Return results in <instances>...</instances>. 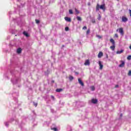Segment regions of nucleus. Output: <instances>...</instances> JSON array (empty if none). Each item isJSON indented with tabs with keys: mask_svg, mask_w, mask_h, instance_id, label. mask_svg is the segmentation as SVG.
<instances>
[{
	"mask_svg": "<svg viewBox=\"0 0 131 131\" xmlns=\"http://www.w3.org/2000/svg\"><path fill=\"white\" fill-rule=\"evenodd\" d=\"M105 4H103L100 6V5H99V4H97L96 7V11H99L100 9L101 10H102L103 11H105V10H106V7H105Z\"/></svg>",
	"mask_w": 131,
	"mask_h": 131,
	"instance_id": "obj_1",
	"label": "nucleus"
},
{
	"mask_svg": "<svg viewBox=\"0 0 131 131\" xmlns=\"http://www.w3.org/2000/svg\"><path fill=\"white\" fill-rule=\"evenodd\" d=\"M110 41L111 43H112L113 46H111L110 48L112 51H114V50H115V41H114V39H113V38H111L110 39Z\"/></svg>",
	"mask_w": 131,
	"mask_h": 131,
	"instance_id": "obj_2",
	"label": "nucleus"
},
{
	"mask_svg": "<svg viewBox=\"0 0 131 131\" xmlns=\"http://www.w3.org/2000/svg\"><path fill=\"white\" fill-rule=\"evenodd\" d=\"M118 30H119V33H120L121 35H123V34H124V33L123 32V29L122 28H120L119 29H118L117 30V31H118Z\"/></svg>",
	"mask_w": 131,
	"mask_h": 131,
	"instance_id": "obj_3",
	"label": "nucleus"
},
{
	"mask_svg": "<svg viewBox=\"0 0 131 131\" xmlns=\"http://www.w3.org/2000/svg\"><path fill=\"white\" fill-rule=\"evenodd\" d=\"M121 64L119 65V67L122 68L124 66L125 62H124V61H123V60H121Z\"/></svg>",
	"mask_w": 131,
	"mask_h": 131,
	"instance_id": "obj_4",
	"label": "nucleus"
},
{
	"mask_svg": "<svg viewBox=\"0 0 131 131\" xmlns=\"http://www.w3.org/2000/svg\"><path fill=\"white\" fill-rule=\"evenodd\" d=\"M78 80L79 83L80 84H81V85H82V86H83V85H84V84L83 83V82H82V81H81V79H80V78H78Z\"/></svg>",
	"mask_w": 131,
	"mask_h": 131,
	"instance_id": "obj_5",
	"label": "nucleus"
},
{
	"mask_svg": "<svg viewBox=\"0 0 131 131\" xmlns=\"http://www.w3.org/2000/svg\"><path fill=\"white\" fill-rule=\"evenodd\" d=\"M91 102L93 103V104H97V103H98V99H92Z\"/></svg>",
	"mask_w": 131,
	"mask_h": 131,
	"instance_id": "obj_6",
	"label": "nucleus"
},
{
	"mask_svg": "<svg viewBox=\"0 0 131 131\" xmlns=\"http://www.w3.org/2000/svg\"><path fill=\"white\" fill-rule=\"evenodd\" d=\"M84 64L85 66H90V60L89 59L86 60Z\"/></svg>",
	"mask_w": 131,
	"mask_h": 131,
	"instance_id": "obj_7",
	"label": "nucleus"
},
{
	"mask_svg": "<svg viewBox=\"0 0 131 131\" xmlns=\"http://www.w3.org/2000/svg\"><path fill=\"white\" fill-rule=\"evenodd\" d=\"M128 19H127V18H126V17H124V16H122V21H123V22H126V21H128Z\"/></svg>",
	"mask_w": 131,
	"mask_h": 131,
	"instance_id": "obj_8",
	"label": "nucleus"
},
{
	"mask_svg": "<svg viewBox=\"0 0 131 131\" xmlns=\"http://www.w3.org/2000/svg\"><path fill=\"white\" fill-rule=\"evenodd\" d=\"M99 69L100 70H102V69H103V64H102V62L100 61H99Z\"/></svg>",
	"mask_w": 131,
	"mask_h": 131,
	"instance_id": "obj_9",
	"label": "nucleus"
},
{
	"mask_svg": "<svg viewBox=\"0 0 131 131\" xmlns=\"http://www.w3.org/2000/svg\"><path fill=\"white\" fill-rule=\"evenodd\" d=\"M64 20H66V21H67L68 22H71V18L68 17H65Z\"/></svg>",
	"mask_w": 131,
	"mask_h": 131,
	"instance_id": "obj_10",
	"label": "nucleus"
},
{
	"mask_svg": "<svg viewBox=\"0 0 131 131\" xmlns=\"http://www.w3.org/2000/svg\"><path fill=\"white\" fill-rule=\"evenodd\" d=\"M103 57V52H100L98 55V58H101Z\"/></svg>",
	"mask_w": 131,
	"mask_h": 131,
	"instance_id": "obj_11",
	"label": "nucleus"
},
{
	"mask_svg": "<svg viewBox=\"0 0 131 131\" xmlns=\"http://www.w3.org/2000/svg\"><path fill=\"white\" fill-rule=\"evenodd\" d=\"M17 54H21V53H22V49H21L20 48L17 49Z\"/></svg>",
	"mask_w": 131,
	"mask_h": 131,
	"instance_id": "obj_12",
	"label": "nucleus"
},
{
	"mask_svg": "<svg viewBox=\"0 0 131 131\" xmlns=\"http://www.w3.org/2000/svg\"><path fill=\"white\" fill-rule=\"evenodd\" d=\"M23 35H25V36L27 37H29V34H28V33L25 31L23 32Z\"/></svg>",
	"mask_w": 131,
	"mask_h": 131,
	"instance_id": "obj_13",
	"label": "nucleus"
},
{
	"mask_svg": "<svg viewBox=\"0 0 131 131\" xmlns=\"http://www.w3.org/2000/svg\"><path fill=\"white\" fill-rule=\"evenodd\" d=\"M69 80H70V81H72V80H73V79H74V77H73V76L70 75V76H69Z\"/></svg>",
	"mask_w": 131,
	"mask_h": 131,
	"instance_id": "obj_14",
	"label": "nucleus"
},
{
	"mask_svg": "<svg viewBox=\"0 0 131 131\" xmlns=\"http://www.w3.org/2000/svg\"><path fill=\"white\" fill-rule=\"evenodd\" d=\"M122 53H123V50H121V51H117L116 52V54H121Z\"/></svg>",
	"mask_w": 131,
	"mask_h": 131,
	"instance_id": "obj_15",
	"label": "nucleus"
},
{
	"mask_svg": "<svg viewBox=\"0 0 131 131\" xmlns=\"http://www.w3.org/2000/svg\"><path fill=\"white\" fill-rule=\"evenodd\" d=\"M62 91H63V89H57L56 90V92H57V93H60V92H62Z\"/></svg>",
	"mask_w": 131,
	"mask_h": 131,
	"instance_id": "obj_16",
	"label": "nucleus"
},
{
	"mask_svg": "<svg viewBox=\"0 0 131 131\" xmlns=\"http://www.w3.org/2000/svg\"><path fill=\"white\" fill-rule=\"evenodd\" d=\"M76 19L77 20H78V21H81V17H80V16H77L76 17Z\"/></svg>",
	"mask_w": 131,
	"mask_h": 131,
	"instance_id": "obj_17",
	"label": "nucleus"
},
{
	"mask_svg": "<svg viewBox=\"0 0 131 131\" xmlns=\"http://www.w3.org/2000/svg\"><path fill=\"white\" fill-rule=\"evenodd\" d=\"M75 11L77 15H78V14H79V11H78L76 8L75 9Z\"/></svg>",
	"mask_w": 131,
	"mask_h": 131,
	"instance_id": "obj_18",
	"label": "nucleus"
},
{
	"mask_svg": "<svg viewBox=\"0 0 131 131\" xmlns=\"http://www.w3.org/2000/svg\"><path fill=\"white\" fill-rule=\"evenodd\" d=\"M52 130H54V131H58V129H57V128L56 127H54V128H51Z\"/></svg>",
	"mask_w": 131,
	"mask_h": 131,
	"instance_id": "obj_19",
	"label": "nucleus"
},
{
	"mask_svg": "<svg viewBox=\"0 0 131 131\" xmlns=\"http://www.w3.org/2000/svg\"><path fill=\"white\" fill-rule=\"evenodd\" d=\"M96 37H97L99 39H101V38H102V36H100V35H96Z\"/></svg>",
	"mask_w": 131,
	"mask_h": 131,
	"instance_id": "obj_20",
	"label": "nucleus"
},
{
	"mask_svg": "<svg viewBox=\"0 0 131 131\" xmlns=\"http://www.w3.org/2000/svg\"><path fill=\"white\" fill-rule=\"evenodd\" d=\"M69 14H73V11L72 10H71V9H70V10H69Z\"/></svg>",
	"mask_w": 131,
	"mask_h": 131,
	"instance_id": "obj_21",
	"label": "nucleus"
},
{
	"mask_svg": "<svg viewBox=\"0 0 131 131\" xmlns=\"http://www.w3.org/2000/svg\"><path fill=\"white\" fill-rule=\"evenodd\" d=\"M101 18H102V16H101L100 14H99L98 17L97 18L98 20H101Z\"/></svg>",
	"mask_w": 131,
	"mask_h": 131,
	"instance_id": "obj_22",
	"label": "nucleus"
},
{
	"mask_svg": "<svg viewBox=\"0 0 131 131\" xmlns=\"http://www.w3.org/2000/svg\"><path fill=\"white\" fill-rule=\"evenodd\" d=\"M35 22H36V24H39L40 21L38 19H35Z\"/></svg>",
	"mask_w": 131,
	"mask_h": 131,
	"instance_id": "obj_23",
	"label": "nucleus"
},
{
	"mask_svg": "<svg viewBox=\"0 0 131 131\" xmlns=\"http://www.w3.org/2000/svg\"><path fill=\"white\" fill-rule=\"evenodd\" d=\"M90 32H91V30H90V29H89L87 30V31H86V34H89Z\"/></svg>",
	"mask_w": 131,
	"mask_h": 131,
	"instance_id": "obj_24",
	"label": "nucleus"
},
{
	"mask_svg": "<svg viewBox=\"0 0 131 131\" xmlns=\"http://www.w3.org/2000/svg\"><path fill=\"white\" fill-rule=\"evenodd\" d=\"M128 76H131V70H129L128 73Z\"/></svg>",
	"mask_w": 131,
	"mask_h": 131,
	"instance_id": "obj_25",
	"label": "nucleus"
},
{
	"mask_svg": "<svg viewBox=\"0 0 131 131\" xmlns=\"http://www.w3.org/2000/svg\"><path fill=\"white\" fill-rule=\"evenodd\" d=\"M127 60H130L131 59V55H129L127 57Z\"/></svg>",
	"mask_w": 131,
	"mask_h": 131,
	"instance_id": "obj_26",
	"label": "nucleus"
},
{
	"mask_svg": "<svg viewBox=\"0 0 131 131\" xmlns=\"http://www.w3.org/2000/svg\"><path fill=\"white\" fill-rule=\"evenodd\" d=\"M83 30H85V29H88V27H86V26H84L82 28Z\"/></svg>",
	"mask_w": 131,
	"mask_h": 131,
	"instance_id": "obj_27",
	"label": "nucleus"
},
{
	"mask_svg": "<svg viewBox=\"0 0 131 131\" xmlns=\"http://www.w3.org/2000/svg\"><path fill=\"white\" fill-rule=\"evenodd\" d=\"M91 91H95V86H91Z\"/></svg>",
	"mask_w": 131,
	"mask_h": 131,
	"instance_id": "obj_28",
	"label": "nucleus"
},
{
	"mask_svg": "<svg viewBox=\"0 0 131 131\" xmlns=\"http://www.w3.org/2000/svg\"><path fill=\"white\" fill-rule=\"evenodd\" d=\"M65 30H66V31H68V30H69V27H66L65 28Z\"/></svg>",
	"mask_w": 131,
	"mask_h": 131,
	"instance_id": "obj_29",
	"label": "nucleus"
},
{
	"mask_svg": "<svg viewBox=\"0 0 131 131\" xmlns=\"http://www.w3.org/2000/svg\"><path fill=\"white\" fill-rule=\"evenodd\" d=\"M115 37H116L117 38H118V34H115Z\"/></svg>",
	"mask_w": 131,
	"mask_h": 131,
	"instance_id": "obj_30",
	"label": "nucleus"
},
{
	"mask_svg": "<svg viewBox=\"0 0 131 131\" xmlns=\"http://www.w3.org/2000/svg\"><path fill=\"white\" fill-rule=\"evenodd\" d=\"M34 105L36 107L37 106V103L33 102Z\"/></svg>",
	"mask_w": 131,
	"mask_h": 131,
	"instance_id": "obj_31",
	"label": "nucleus"
},
{
	"mask_svg": "<svg viewBox=\"0 0 131 131\" xmlns=\"http://www.w3.org/2000/svg\"><path fill=\"white\" fill-rule=\"evenodd\" d=\"M92 23H96V20L95 19H92Z\"/></svg>",
	"mask_w": 131,
	"mask_h": 131,
	"instance_id": "obj_32",
	"label": "nucleus"
},
{
	"mask_svg": "<svg viewBox=\"0 0 131 131\" xmlns=\"http://www.w3.org/2000/svg\"><path fill=\"white\" fill-rule=\"evenodd\" d=\"M129 12L130 16L131 17V10L130 9L129 10Z\"/></svg>",
	"mask_w": 131,
	"mask_h": 131,
	"instance_id": "obj_33",
	"label": "nucleus"
},
{
	"mask_svg": "<svg viewBox=\"0 0 131 131\" xmlns=\"http://www.w3.org/2000/svg\"><path fill=\"white\" fill-rule=\"evenodd\" d=\"M88 6H91V3L89 2V3H88Z\"/></svg>",
	"mask_w": 131,
	"mask_h": 131,
	"instance_id": "obj_34",
	"label": "nucleus"
},
{
	"mask_svg": "<svg viewBox=\"0 0 131 131\" xmlns=\"http://www.w3.org/2000/svg\"><path fill=\"white\" fill-rule=\"evenodd\" d=\"M118 86H119L118 85H115V88H118Z\"/></svg>",
	"mask_w": 131,
	"mask_h": 131,
	"instance_id": "obj_35",
	"label": "nucleus"
},
{
	"mask_svg": "<svg viewBox=\"0 0 131 131\" xmlns=\"http://www.w3.org/2000/svg\"><path fill=\"white\" fill-rule=\"evenodd\" d=\"M51 97H52V99H53V100H54V99H55V97H54V96H51Z\"/></svg>",
	"mask_w": 131,
	"mask_h": 131,
	"instance_id": "obj_36",
	"label": "nucleus"
},
{
	"mask_svg": "<svg viewBox=\"0 0 131 131\" xmlns=\"http://www.w3.org/2000/svg\"><path fill=\"white\" fill-rule=\"evenodd\" d=\"M5 125H6V126H8V123H6Z\"/></svg>",
	"mask_w": 131,
	"mask_h": 131,
	"instance_id": "obj_37",
	"label": "nucleus"
},
{
	"mask_svg": "<svg viewBox=\"0 0 131 131\" xmlns=\"http://www.w3.org/2000/svg\"><path fill=\"white\" fill-rule=\"evenodd\" d=\"M120 117H122V114H120Z\"/></svg>",
	"mask_w": 131,
	"mask_h": 131,
	"instance_id": "obj_38",
	"label": "nucleus"
},
{
	"mask_svg": "<svg viewBox=\"0 0 131 131\" xmlns=\"http://www.w3.org/2000/svg\"><path fill=\"white\" fill-rule=\"evenodd\" d=\"M129 49H131V45H130V46H129Z\"/></svg>",
	"mask_w": 131,
	"mask_h": 131,
	"instance_id": "obj_39",
	"label": "nucleus"
},
{
	"mask_svg": "<svg viewBox=\"0 0 131 131\" xmlns=\"http://www.w3.org/2000/svg\"><path fill=\"white\" fill-rule=\"evenodd\" d=\"M64 45H62V47L64 48Z\"/></svg>",
	"mask_w": 131,
	"mask_h": 131,
	"instance_id": "obj_40",
	"label": "nucleus"
},
{
	"mask_svg": "<svg viewBox=\"0 0 131 131\" xmlns=\"http://www.w3.org/2000/svg\"><path fill=\"white\" fill-rule=\"evenodd\" d=\"M106 58H108V55H106Z\"/></svg>",
	"mask_w": 131,
	"mask_h": 131,
	"instance_id": "obj_41",
	"label": "nucleus"
},
{
	"mask_svg": "<svg viewBox=\"0 0 131 131\" xmlns=\"http://www.w3.org/2000/svg\"><path fill=\"white\" fill-rule=\"evenodd\" d=\"M118 1H119V0H117Z\"/></svg>",
	"mask_w": 131,
	"mask_h": 131,
	"instance_id": "obj_42",
	"label": "nucleus"
}]
</instances>
